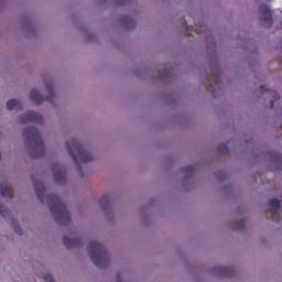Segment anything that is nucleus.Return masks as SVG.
I'll list each match as a JSON object with an SVG mask.
<instances>
[{
    "label": "nucleus",
    "mask_w": 282,
    "mask_h": 282,
    "mask_svg": "<svg viewBox=\"0 0 282 282\" xmlns=\"http://www.w3.org/2000/svg\"><path fill=\"white\" fill-rule=\"evenodd\" d=\"M46 204H48V208L58 226H69L72 217L69 216V212H67V206H65V203H63L58 195H47Z\"/></svg>",
    "instance_id": "obj_1"
},
{
    "label": "nucleus",
    "mask_w": 282,
    "mask_h": 282,
    "mask_svg": "<svg viewBox=\"0 0 282 282\" xmlns=\"http://www.w3.org/2000/svg\"><path fill=\"white\" fill-rule=\"evenodd\" d=\"M24 135L31 144L30 155L31 158H41L45 155V143L39 133V130L34 127H29L24 130Z\"/></svg>",
    "instance_id": "obj_2"
},
{
    "label": "nucleus",
    "mask_w": 282,
    "mask_h": 282,
    "mask_svg": "<svg viewBox=\"0 0 282 282\" xmlns=\"http://www.w3.org/2000/svg\"><path fill=\"white\" fill-rule=\"evenodd\" d=\"M65 147H66L67 153L70 155L77 169H79L80 166V163H78V158L80 162H84V163L91 162V160H94V156L91 155V153L83 150V145L76 139H70L69 141H66Z\"/></svg>",
    "instance_id": "obj_3"
},
{
    "label": "nucleus",
    "mask_w": 282,
    "mask_h": 282,
    "mask_svg": "<svg viewBox=\"0 0 282 282\" xmlns=\"http://www.w3.org/2000/svg\"><path fill=\"white\" fill-rule=\"evenodd\" d=\"M90 259L97 268H107L109 267V253L105 246L98 241H93L88 247Z\"/></svg>",
    "instance_id": "obj_4"
},
{
    "label": "nucleus",
    "mask_w": 282,
    "mask_h": 282,
    "mask_svg": "<svg viewBox=\"0 0 282 282\" xmlns=\"http://www.w3.org/2000/svg\"><path fill=\"white\" fill-rule=\"evenodd\" d=\"M53 178L57 186H63L67 182L65 176V167L61 166V163H54L52 165Z\"/></svg>",
    "instance_id": "obj_5"
},
{
    "label": "nucleus",
    "mask_w": 282,
    "mask_h": 282,
    "mask_svg": "<svg viewBox=\"0 0 282 282\" xmlns=\"http://www.w3.org/2000/svg\"><path fill=\"white\" fill-rule=\"evenodd\" d=\"M20 121L22 123L34 122L35 124H43V116L39 112L28 111L21 117Z\"/></svg>",
    "instance_id": "obj_6"
},
{
    "label": "nucleus",
    "mask_w": 282,
    "mask_h": 282,
    "mask_svg": "<svg viewBox=\"0 0 282 282\" xmlns=\"http://www.w3.org/2000/svg\"><path fill=\"white\" fill-rule=\"evenodd\" d=\"M32 182H33L36 197L40 199V202L43 203L44 202L43 197L45 195V185L43 184V182L34 178V176H32Z\"/></svg>",
    "instance_id": "obj_7"
},
{
    "label": "nucleus",
    "mask_w": 282,
    "mask_h": 282,
    "mask_svg": "<svg viewBox=\"0 0 282 282\" xmlns=\"http://www.w3.org/2000/svg\"><path fill=\"white\" fill-rule=\"evenodd\" d=\"M261 12H262V21L268 25H272V11L270 10V7L262 6Z\"/></svg>",
    "instance_id": "obj_8"
},
{
    "label": "nucleus",
    "mask_w": 282,
    "mask_h": 282,
    "mask_svg": "<svg viewBox=\"0 0 282 282\" xmlns=\"http://www.w3.org/2000/svg\"><path fill=\"white\" fill-rule=\"evenodd\" d=\"M63 243L66 248L72 249V248H78L80 246V238H73L69 239L67 237L63 238Z\"/></svg>",
    "instance_id": "obj_9"
},
{
    "label": "nucleus",
    "mask_w": 282,
    "mask_h": 282,
    "mask_svg": "<svg viewBox=\"0 0 282 282\" xmlns=\"http://www.w3.org/2000/svg\"><path fill=\"white\" fill-rule=\"evenodd\" d=\"M30 99L35 105H41V102H43V96H41V94L39 93L37 89H32L31 90Z\"/></svg>",
    "instance_id": "obj_10"
},
{
    "label": "nucleus",
    "mask_w": 282,
    "mask_h": 282,
    "mask_svg": "<svg viewBox=\"0 0 282 282\" xmlns=\"http://www.w3.org/2000/svg\"><path fill=\"white\" fill-rule=\"evenodd\" d=\"M269 206L272 210V215L274 217V215H276V212L280 210L281 208V200H279L278 198H271L269 200Z\"/></svg>",
    "instance_id": "obj_11"
},
{
    "label": "nucleus",
    "mask_w": 282,
    "mask_h": 282,
    "mask_svg": "<svg viewBox=\"0 0 282 282\" xmlns=\"http://www.w3.org/2000/svg\"><path fill=\"white\" fill-rule=\"evenodd\" d=\"M8 111H14L21 109V102L17 99H11L7 102Z\"/></svg>",
    "instance_id": "obj_12"
},
{
    "label": "nucleus",
    "mask_w": 282,
    "mask_h": 282,
    "mask_svg": "<svg viewBox=\"0 0 282 282\" xmlns=\"http://www.w3.org/2000/svg\"><path fill=\"white\" fill-rule=\"evenodd\" d=\"M99 206H101V208H109V206H111V196L107 194L102 195L99 199Z\"/></svg>",
    "instance_id": "obj_13"
},
{
    "label": "nucleus",
    "mask_w": 282,
    "mask_h": 282,
    "mask_svg": "<svg viewBox=\"0 0 282 282\" xmlns=\"http://www.w3.org/2000/svg\"><path fill=\"white\" fill-rule=\"evenodd\" d=\"M46 90L48 96L46 97V101L51 102V105L54 102V86L50 83H46Z\"/></svg>",
    "instance_id": "obj_14"
},
{
    "label": "nucleus",
    "mask_w": 282,
    "mask_h": 282,
    "mask_svg": "<svg viewBox=\"0 0 282 282\" xmlns=\"http://www.w3.org/2000/svg\"><path fill=\"white\" fill-rule=\"evenodd\" d=\"M0 193L2 197H12V187L8 185H0Z\"/></svg>",
    "instance_id": "obj_15"
},
{
    "label": "nucleus",
    "mask_w": 282,
    "mask_h": 282,
    "mask_svg": "<svg viewBox=\"0 0 282 282\" xmlns=\"http://www.w3.org/2000/svg\"><path fill=\"white\" fill-rule=\"evenodd\" d=\"M184 173H186L187 177H193V175L195 174V167L193 165L185 166Z\"/></svg>",
    "instance_id": "obj_16"
},
{
    "label": "nucleus",
    "mask_w": 282,
    "mask_h": 282,
    "mask_svg": "<svg viewBox=\"0 0 282 282\" xmlns=\"http://www.w3.org/2000/svg\"><path fill=\"white\" fill-rule=\"evenodd\" d=\"M218 152L219 153H228V144L220 143L219 147H218Z\"/></svg>",
    "instance_id": "obj_17"
},
{
    "label": "nucleus",
    "mask_w": 282,
    "mask_h": 282,
    "mask_svg": "<svg viewBox=\"0 0 282 282\" xmlns=\"http://www.w3.org/2000/svg\"><path fill=\"white\" fill-rule=\"evenodd\" d=\"M0 215H2V217H8V209L1 203H0Z\"/></svg>",
    "instance_id": "obj_18"
},
{
    "label": "nucleus",
    "mask_w": 282,
    "mask_h": 282,
    "mask_svg": "<svg viewBox=\"0 0 282 282\" xmlns=\"http://www.w3.org/2000/svg\"><path fill=\"white\" fill-rule=\"evenodd\" d=\"M13 229H14V232H17V235H23V231L21 230V227H20V226L15 225V226L13 227Z\"/></svg>",
    "instance_id": "obj_19"
},
{
    "label": "nucleus",
    "mask_w": 282,
    "mask_h": 282,
    "mask_svg": "<svg viewBox=\"0 0 282 282\" xmlns=\"http://www.w3.org/2000/svg\"><path fill=\"white\" fill-rule=\"evenodd\" d=\"M124 21H127L128 23H133V18L124 17Z\"/></svg>",
    "instance_id": "obj_20"
},
{
    "label": "nucleus",
    "mask_w": 282,
    "mask_h": 282,
    "mask_svg": "<svg viewBox=\"0 0 282 282\" xmlns=\"http://www.w3.org/2000/svg\"><path fill=\"white\" fill-rule=\"evenodd\" d=\"M274 108V100H271L270 101V109H273Z\"/></svg>",
    "instance_id": "obj_21"
},
{
    "label": "nucleus",
    "mask_w": 282,
    "mask_h": 282,
    "mask_svg": "<svg viewBox=\"0 0 282 282\" xmlns=\"http://www.w3.org/2000/svg\"><path fill=\"white\" fill-rule=\"evenodd\" d=\"M261 89H262V91H268V88H265V86H261Z\"/></svg>",
    "instance_id": "obj_22"
}]
</instances>
